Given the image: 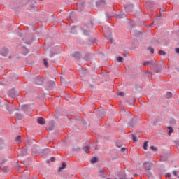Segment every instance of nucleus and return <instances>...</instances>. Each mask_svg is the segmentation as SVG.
<instances>
[{"instance_id": "nucleus-31", "label": "nucleus", "mask_w": 179, "mask_h": 179, "mask_svg": "<svg viewBox=\"0 0 179 179\" xmlns=\"http://www.w3.org/2000/svg\"><path fill=\"white\" fill-rule=\"evenodd\" d=\"M71 33H72V34L76 33V27H71Z\"/></svg>"}, {"instance_id": "nucleus-44", "label": "nucleus", "mask_w": 179, "mask_h": 179, "mask_svg": "<svg viewBox=\"0 0 179 179\" xmlns=\"http://www.w3.org/2000/svg\"><path fill=\"white\" fill-rule=\"evenodd\" d=\"M90 87H91V89H94V86L93 85H91Z\"/></svg>"}, {"instance_id": "nucleus-16", "label": "nucleus", "mask_w": 179, "mask_h": 179, "mask_svg": "<svg viewBox=\"0 0 179 179\" xmlns=\"http://www.w3.org/2000/svg\"><path fill=\"white\" fill-rule=\"evenodd\" d=\"M84 6V3H77V7H78V9L81 10L83 7Z\"/></svg>"}, {"instance_id": "nucleus-22", "label": "nucleus", "mask_w": 179, "mask_h": 179, "mask_svg": "<svg viewBox=\"0 0 179 179\" xmlns=\"http://www.w3.org/2000/svg\"><path fill=\"white\" fill-rule=\"evenodd\" d=\"M117 96H120V97H123L124 96V92L119 91L117 92Z\"/></svg>"}, {"instance_id": "nucleus-52", "label": "nucleus", "mask_w": 179, "mask_h": 179, "mask_svg": "<svg viewBox=\"0 0 179 179\" xmlns=\"http://www.w3.org/2000/svg\"><path fill=\"white\" fill-rule=\"evenodd\" d=\"M40 1H43V0H40Z\"/></svg>"}, {"instance_id": "nucleus-37", "label": "nucleus", "mask_w": 179, "mask_h": 179, "mask_svg": "<svg viewBox=\"0 0 179 179\" xmlns=\"http://www.w3.org/2000/svg\"><path fill=\"white\" fill-rule=\"evenodd\" d=\"M104 34L106 35V33H105V32H104ZM106 38H108V39L110 40V41H112V38H111L110 36H107L106 35Z\"/></svg>"}, {"instance_id": "nucleus-40", "label": "nucleus", "mask_w": 179, "mask_h": 179, "mask_svg": "<svg viewBox=\"0 0 179 179\" xmlns=\"http://www.w3.org/2000/svg\"><path fill=\"white\" fill-rule=\"evenodd\" d=\"M99 173H101V176H102L103 175V171L100 169Z\"/></svg>"}, {"instance_id": "nucleus-50", "label": "nucleus", "mask_w": 179, "mask_h": 179, "mask_svg": "<svg viewBox=\"0 0 179 179\" xmlns=\"http://www.w3.org/2000/svg\"><path fill=\"white\" fill-rule=\"evenodd\" d=\"M15 79H17V77H15Z\"/></svg>"}, {"instance_id": "nucleus-27", "label": "nucleus", "mask_w": 179, "mask_h": 179, "mask_svg": "<svg viewBox=\"0 0 179 179\" xmlns=\"http://www.w3.org/2000/svg\"><path fill=\"white\" fill-rule=\"evenodd\" d=\"M132 140L134 143H136L138 141V139L136 138V136L135 135H132Z\"/></svg>"}, {"instance_id": "nucleus-1", "label": "nucleus", "mask_w": 179, "mask_h": 179, "mask_svg": "<svg viewBox=\"0 0 179 179\" xmlns=\"http://www.w3.org/2000/svg\"><path fill=\"white\" fill-rule=\"evenodd\" d=\"M144 66H147L148 65H152L150 67L151 69L155 71V73H159L161 72V69H159V64L155 62L153 60L152 61H147L143 63Z\"/></svg>"}, {"instance_id": "nucleus-3", "label": "nucleus", "mask_w": 179, "mask_h": 179, "mask_svg": "<svg viewBox=\"0 0 179 179\" xmlns=\"http://www.w3.org/2000/svg\"><path fill=\"white\" fill-rule=\"evenodd\" d=\"M9 95H10V97L15 98V97H17V96H18L19 94L17 93V91L11 90L9 92Z\"/></svg>"}, {"instance_id": "nucleus-32", "label": "nucleus", "mask_w": 179, "mask_h": 179, "mask_svg": "<svg viewBox=\"0 0 179 179\" xmlns=\"http://www.w3.org/2000/svg\"><path fill=\"white\" fill-rule=\"evenodd\" d=\"M148 50L152 54L154 53V49H153L152 47H149V48H148Z\"/></svg>"}, {"instance_id": "nucleus-12", "label": "nucleus", "mask_w": 179, "mask_h": 179, "mask_svg": "<svg viewBox=\"0 0 179 179\" xmlns=\"http://www.w3.org/2000/svg\"><path fill=\"white\" fill-rule=\"evenodd\" d=\"M66 164L65 162H62V167H59L58 171L59 172H62L64 169H66Z\"/></svg>"}, {"instance_id": "nucleus-53", "label": "nucleus", "mask_w": 179, "mask_h": 179, "mask_svg": "<svg viewBox=\"0 0 179 179\" xmlns=\"http://www.w3.org/2000/svg\"><path fill=\"white\" fill-rule=\"evenodd\" d=\"M117 179V178H116Z\"/></svg>"}, {"instance_id": "nucleus-7", "label": "nucleus", "mask_w": 179, "mask_h": 179, "mask_svg": "<svg viewBox=\"0 0 179 179\" xmlns=\"http://www.w3.org/2000/svg\"><path fill=\"white\" fill-rule=\"evenodd\" d=\"M37 122L40 125H44L45 124V120L43 117H38L37 119Z\"/></svg>"}, {"instance_id": "nucleus-41", "label": "nucleus", "mask_w": 179, "mask_h": 179, "mask_svg": "<svg viewBox=\"0 0 179 179\" xmlns=\"http://www.w3.org/2000/svg\"><path fill=\"white\" fill-rule=\"evenodd\" d=\"M166 178H171V174L170 173H166Z\"/></svg>"}, {"instance_id": "nucleus-49", "label": "nucleus", "mask_w": 179, "mask_h": 179, "mask_svg": "<svg viewBox=\"0 0 179 179\" xmlns=\"http://www.w3.org/2000/svg\"><path fill=\"white\" fill-rule=\"evenodd\" d=\"M152 24H153L152 23V24H150V26L151 27Z\"/></svg>"}, {"instance_id": "nucleus-11", "label": "nucleus", "mask_w": 179, "mask_h": 179, "mask_svg": "<svg viewBox=\"0 0 179 179\" xmlns=\"http://www.w3.org/2000/svg\"><path fill=\"white\" fill-rule=\"evenodd\" d=\"M144 168L147 171H150L151 169L150 164L148 162L145 163Z\"/></svg>"}, {"instance_id": "nucleus-23", "label": "nucleus", "mask_w": 179, "mask_h": 179, "mask_svg": "<svg viewBox=\"0 0 179 179\" xmlns=\"http://www.w3.org/2000/svg\"><path fill=\"white\" fill-rule=\"evenodd\" d=\"M106 15L108 18H110L114 15L113 13H106Z\"/></svg>"}, {"instance_id": "nucleus-39", "label": "nucleus", "mask_w": 179, "mask_h": 179, "mask_svg": "<svg viewBox=\"0 0 179 179\" xmlns=\"http://www.w3.org/2000/svg\"><path fill=\"white\" fill-rule=\"evenodd\" d=\"M50 160H51L52 162H55V157H52L51 159H50Z\"/></svg>"}, {"instance_id": "nucleus-2", "label": "nucleus", "mask_w": 179, "mask_h": 179, "mask_svg": "<svg viewBox=\"0 0 179 179\" xmlns=\"http://www.w3.org/2000/svg\"><path fill=\"white\" fill-rule=\"evenodd\" d=\"M133 8H134V6L132 4L127 3L124 6V9L127 13H130L133 10Z\"/></svg>"}, {"instance_id": "nucleus-42", "label": "nucleus", "mask_w": 179, "mask_h": 179, "mask_svg": "<svg viewBox=\"0 0 179 179\" xmlns=\"http://www.w3.org/2000/svg\"><path fill=\"white\" fill-rule=\"evenodd\" d=\"M177 53H179V48L176 49Z\"/></svg>"}, {"instance_id": "nucleus-46", "label": "nucleus", "mask_w": 179, "mask_h": 179, "mask_svg": "<svg viewBox=\"0 0 179 179\" xmlns=\"http://www.w3.org/2000/svg\"><path fill=\"white\" fill-rule=\"evenodd\" d=\"M27 44H31V43L30 42H27Z\"/></svg>"}, {"instance_id": "nucleus-28", "label": "nucleus", "mask_w": 179, "mask_h": 179, "mask_svg": "<svg viewBox=\"0 0 179 179\" xmlns=\"http://www.w3.org/2000/svg\"><path fill=\"white\" fill-rule=\"evenodd\" d=\"M96 39L94 38H92L90 39V44L92 45L95 42Z\"/></svg>"}, {"instance_id": "nucleus-34", "label": "nucleus", "mask_w": 179, "mask_h": 179, "mask_svg": "<svg viewBox=\"0 0 179 179\" xmlns=\"http://www.w3.org/2000/svg\"><path fill=\"white\" fill-rule=\"evenodd\" d=\"M173 174L176 177H177V176H178V173L177 171H173Z\"/></svg>"}, {"instance_id": "nucleus-21", "label": "nucleus", "mask_w": 179, "mask_h": 179, "mask_svg": "<svg viewBox=\"0 0 179 179\" xmlns=\"http://www.w3.org/2000/svg\"><path fill=\"white\" fill-rule=\"evenodd\" d=\"M15 142L18 144H20V142H21V140H20V136H17L16 138H15Z\"/></svg>"}, {"instance_id": "nucleus-15", "label": "nucleus", "mask_w": 179, "mask_h": 179, "mask_svg": "<svg viewBox=\"0 0 179 179\" xmlns=\"http://www.w3.org/2000/svg\"><path fill=\"white\" fill-rule=\"evenodd\" d=\"M120 152H122V155H126L127 153V148H122L120 150Z\"/></svg>"}, {"instance_id": "nucleus-4", "label": "nucleus", "mask_w": 179, "mask_h": 179, "mask_svg": "<svg viewBox=\"0 0 179 179\" xmlns=\"http://www.w3.org/2000/svg\"><path fill=\"white\" fill-rule=\"evenodd\" d=\"M8 54H9V50H8V48L3 47L1 50V55L3 56H8Z\"/></svg>"}, {"instance_id": "nucleus-19", "label": "nucleus", "mask_w": 179, "mask_h": 179, "mask_svg": "<svg viewBox=\"0 0 179 179\" xmlns=\"http://www.w3.org/2000/svg\"><path fill=\"white\" fill-rule=\"evenodd\" d=\"M8 171H9V169L8 168V166H3V167L2 168V171H3V173H8Z\"/></svg>"}, {"instance_id": "nucleus-43", "label": "nucleus", "mask_w": 179, "mask_h": 179, "mask_svg": "<svg viewBox=\"0 0 179 179\" xmlns=\"http://www.w3.org/2000/svg\"><path fill=\"white\" fill-rule=\"evenodd\" d=\"M7 161H8V159H5L3 160V163L6 162Z\"/></svg>"}, {"instance_id": "nucleus-5", "label": "nucleus", "mask_w": 179, "mask_h": 179, "mask_svg": "<svg viewBox=\"0 0 179 179\" xmlns=\"http://www.w3.org/2000/svg\"><path fill=\"white\" fill-rule=\"evenodd\" d=\"M56 85H57L56 83L54 81H49L48 83V86L49 89H54V87H55Z\"/></svg>"}, {"instance_id": "nucleus-17", "label": "nucleus", "mask_w": 179, "mask_h": 179, "mask_svg": "<svg viewBox=\"0 0 179 179\" xmlns=\"http://www.w3.org/2000/svg\"><path fill=\"white\" fill-rule=\"evenodd\" d=\"M6 148V143L5 141H1V149L2 150H5Z\"/></svg>"}, {"instance_id": "nucleus-24", "label": "nucleus", "mask_w": 179, "mask_h": 179, "mask_svg": "<svg viewBox=\"0 0 179 179\" xmlns=\"http://www.w3.org/2000/svg\"><path fill=\"white\" fill-rule=\"evenodd\" d=\"M92 164H96L97 162V157H93L91 160Z\"/></svg>"}, {"instance_id": "nucleus-38", "label": "nucleus", "mask_w": 179, "mask_h": 179, "mask_svg": "<svg viewBox=\"0 0 179 179\" xmlns=\"http://www.w3.org/2000/svg\"><path fill=\"white\" fill-rule=\"evenodd\" d=\"M29 49H25V51H24V54L26 55L27 53H29Z\"/></svg>"}, {"instance_id": "nucleus-26", "label": "nucleus", "mask_w": 179, "mask_h": 179, "mask_svg": "<svg viewBox=\"0 0 179 179\" xmlns=\"http://www.w3.org/2000/svg\"><path fill=\"white\" fill-rule=\"evenodd\" d=\"M148 141H145L143 144V149L147 150Z\"/></svg>"}, {"instance_id": "nucleus-29", "label": "nucleus", "mask_w": 179, "mask_h": 179, "mask_svg": "<svg viewBox=\"0 0 179 179\" xmlns=\"http://www.w3.org/2000/svg\"><path fill=\"white\" fill-rule=\"evenodd\" d=\"M43 63H44L45 66H46V68H48V61L46 59H43Z\"/></svg>"}, {"instance_id": "nucleus-9", "label": "nucleus", "mask_w": 179, "mask_h": 179, "mask_svg": "<svg viewBox=\"0 0 179 179\" xmlns=\"http://www.w3.org/2000/svg\"><path fill=\"white\" fill-rule=\"evenodd\" d=\"M43 83V78H36V81H35V83L36 85H42Z\"/></svg>"}, {"instance_id": "nucleus-33", "label": "nucleus", "mask_w": 179, "mask_h": 179, "mask_svg": "<svg viewBox=\"0 0 179 179\" xmlns=\"http://www.w3.org/2000/svg\"><path fill=\"white\" fill-rule=\"evenodd\" d=\"M159 54L160 55H166V52H165L164 51H163V50H159Z\"/></svg>"}, {"instance_id": "nucleus-35", "label": "nucleus", "mask_w": 179, "mask_h": 179, "mask_svg": "<svg viewBox=\"0 0 179 179\" xmlns=\"http://www.w3.org/2000/svg\"><path fill=\"white\" fill-rule=\"evenodd\" d=\"M8 110L10 111V113H12V106H8Z\"/></svg>"}, {"instance_id": "nucleus-10", "label": "nucleus", "mask_w": 179, "mask_h": 179, "mask_svg": "<svg viewBox=\"0 0 179 179\" xmlns=\"http://www.w3.org/2000/svg\"><path fill=\"white\" fill-rule=\"evenodd\" d=\"M15 120L19 121L22 120L23 118V115H20V113H16L15 115Z\"/></svg>"}, {"instance_id": "nucleus-20", "label": "nucleus", "mask_w": 179, "mask_h": 179, "mask_svg": "<svg viewBox=\"0 0 179 179\" xmlns=\"http://www.w3.org/2000/svg\"><path fill=\"white\" fill-rule=\"evenodd\" d=\"M169 131V136H171V135L173 133V129L172 127H168Z\"/></svg>"}, {"instance_id": "nucleus-25", "label": "nucleus", "mask_w": 179, "mask_h": 179, "mask_svg": "<svg viewBox=\"0 0 179 179\" xmlns=\"http://www.w3.org/2000/svg\"><path fill=\"white\" fill-rule=\"evenodd\" d=\"M166 97H167V99H171V97H172V93L170 92H167Z\"/></svg>"}, {"instance_id": "nucleus-30", "label": "nucleus", "mask_w": 179, "mask_h": 179, "mask_svg": "<svg viewBox=\"0 0 179 179\" xmlns=\"http://www.w3.org/2000/svg\"><path fill=\"white\" fill-rule=\"evenodd\" d=\"M117 60L120 62H122L124 61V58L123 57H118L117 58Z\"/></svg>"}, {"instance_id": "nucleus-8", "label": "nucleus", "mask_w": 179, "mask_h": 179, "mask_svg": "<svg viewBox=\"0 0 179 179\" xmlns=\"http://www.w3.org/2000/svg\"><path fill=\"white\" fill-rule=\"evenodd\" d=\"M72 57L75 59L78 60L80 58V54L78 52H76L72 55Z\"/></svg>"}, {"instance_id": "nucleus-13", "label": "nucleus", "mask_w": 179, "mask_h": 179, "mask_svg": "<svg viewBox=\"0 0 179 179\" xmlns=\"http://www.w3.org/2000/svg\"><path fill=\"white\" fill-rule=\"evenodd\" d=\"M52 125H53V122H51L49 124V126H48V127H46V129H47L48 131H52V130L53 129V128L51 127V126H52Z\"/></svg>"}, {"instance_id": "nucleus-48", "label": "nucleus", "mask_w": 179, "mask_h": 179, "mask_svg": "<svg viewBox=\"0 0 179 179\" xmlns=\"http://www.w3.org/2000/svg\"><path fill=\"white\" fill-rule=\"evenodd\" d=\"M53 56V54L52 53L51 55H50V57H52Z\"/></svg>"}, {"instance_id": "nucleus-36", "label": "nucleus", "mask_w": 179, "mask_h": 179, "mask_svg": "<svg viewBox=\"0 0 179 179\" xmlns=\"http://www.w3.org/2000/svg\"><path fill=\"white\" fill-rule=\"evenodd\" d=\"M150 149H151L152 150L157 151V148H156V147H155V146H150Z\"/></svg>"}, {"instance_id": "nucleus-45", "label": "nucleus", "mask_w": 179, "mask_h": 179, "mask_svg": "<svg viewBox=\"0 0 179 179\" xmlns=\"http://www.w3.org/2000/svg\"><path fill=\"white\" fill-rule=\"evenodd\" d=\"M103 2H104V1L101 0L99 3H103Z\"/></svg>"}, {"instance_id": "nucleus-47", "label": "nucleus", "mask_w": 179, "mask_h": 179, "mask_svg": "<svg viewBox=\"0 0 179 179\" xmlns=\"http://www.w3.org/2000/svg\"><path fill=\"white\" fill-rule=\"evenodd\" d=\"M61 83H64V82L62 81V78H61Z\"/></svg>"}, {"instance_id": "nucleus-51", "label": "nucleus", "mask_w": 179, "mask_h": 179, "mask_svg": "<svg viewBox=\"0 0 179 179\" xmlns=\"http://www.w3.org/2000/svg\"><path fill=\"white\" fill-rule=\"evenodd\" d=\"M107 179H111V178H107Z\"/></svg>"}, {"instance_id": "nucleus-6", "label": "nucleus", "mask_w": 179, "mask_h": 179, "mask_svg": "<svg viewBox=\"0 0 179 179\" xmlns=\"http://www.w3.org/2000/svg\"><path fill=\"white\" fill-rule=\"evenodd\" d=\"M83 32L86 36L90 34V29L87 26H84V27L83 28Z\"/></svg>"}, {"instance_id": "nucleus-14", "label": "nucleus", "mask_w": 179, "mask_h": 179, "mask_svg": "<svg viewBox=\"0 0 179 179\" xmlns=\"http://www.w3.org/2000/svg\"><path fill=\"white\" fill-rule=\"evenodd\" d=\"M90 146H89V145H87V146L83 148V150L87 154H88L90 152Z\"/></svg>"}, {"instance_id": "nucleus-18", "label": "nucleus", "mask_w": 179, "mask_h": 179, "mask_svg": "<svg viewBox=\"0 0 179 179\" xmlns=\"http://www.w3.org/2000/svg\"><path fill=\"white\" fill-rule=\"evenodd\" d=\"M125 16H126V15H125L124 13H121V14H120V15H117L116 16V18H117V19H121V18L125 17Z\"/></svg>"}]
</instances>
